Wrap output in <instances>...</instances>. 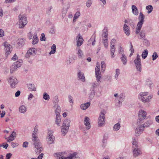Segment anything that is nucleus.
<instances>
[{
    "instance_id": "1",
    "label": "nucleus",
    "mask_w": 159,
    "mask_h": 159,
    "mask_svg": "<svg viewBox=\"0 0 159 159\" xmlns=\"http://www.w3.org/2000/svg\"><path fill=\"white\" fill-rule=\"evenodd\" d=\"M32 140L34 142L33 145L35 147V151L37 154L40 153L43 150L42 145L38 137L36 136H33Z\"/></svg>"
},
{
    "instance_id": "2",
    "label": "nucleus",
    "mask_w": 159,
    "mask_h": 159,
    "mask_svg": "<svg viewBox=\"0 0 159 159\" xmlns=\"http://www.w3.org/2000/svg\"><path fill=\"white\" fill-rule=\"evenodd\" d=\"M144 15L141 12L138 18L139 21L137 24V28L136 29L135 34H138L140 32L142 25L144 22Z\"/></svg>"
},
{
    "instance_id": "3",
    "label": "nucleus",
    "mask_w": 159,
    "mask_h": 159,
    "mask_svg": "<svg viewBox=\"0 0 159 159\" xmlns=\"http://www.w3.org/2000/svg\"><path fill=\"white\" fill-rule=\"evenodd\" d=\"M106 111L104 109L102 110L100 113L98 118V125L99 127L103 126L105 124V114Z\"/></svg>"
},
{
    "instance_id": "4",
    "label": "nucleus",
    "mask_w": 159,
    "mask_h": 159,
    "mask_svg": "<svg viewBox=\"0 0 159 159\" xmlns=\"http://www.w3.org/2000/svg\"><path fill=\"white\" fill-rule=\"evenodd\" d=\"M132 142V150L133 156L134 157L138 156L141 154V151L139 148V146L137 144V143L135 139H133Z\"/></svg>"
},
{
    "instance_id": "5",
    "label": "nucleus",
    "mask_w": 159,
    "mask_h": 159,
    "mask_svg": "<svg viewBox=\"0 0 159 159\" xmlns=\"http://www.w3.org/2000/svg\"><path fill=\"white\" fill-rule=\"evenodd\" d=\"M134 63L137 70L139 72H141L142 69L141 59L140 56L138 54H137L136 58L134 60Z\"/></svg>"
},
{
    "instance_id": "6",
    "label": "nucleus",
    "mask_w": 159,
    "mask_h": 159,
    "mask_svg": "<svg viewBox=\"0 0 159 159\" xmlns=\"http://www.w3.org/2000/svg\"><path fill=\"white\" fill-rule=\"evenodd\" d=\"M18 17L19 18V28H23L27 23L26 18L25 16H23L20 15Z\"/></svg>"
},
{
    "instance_id": "7",
    "label": "nucleus",
    "mask_w": 159,
    "mask_h": 159,
    "mask_svg": "<svg viewBox=\"0 0 159 159\" xmlns=\"http://www.w3.org/2000/svg\"><path fill=\"white\" fill-rule=\"evenodd\" d=\"M55 140V137L53 135L51 131H49L48 133V136L46 138V140L48 143L50 144L54 143Z\"/></svg>"
},
{
    "instance_id": "8",
    "label": "nucleus",
    "mask_w": 159,
    "mask_h": 159,
    "mask_svg": "<svg viewBox=\"0 0 159 159\" xmlns=\"http://www.w3.org/2000/svg\"><path fill=\"white\" fill-rule=\"evenodd\" d=\"M3 45L4 46V50L5 51V55L7 56L11 52L12 48L11 46L7 42H5L3 43Z\"/></svg>"
},
{
    "instance_id": "9",
    "label": "nucleus",
    "mask_w": 159,
    "mask_h": 159,
    "mask_svg": "<svg viewBox=\"0 0 159 159\" xmlns=\"http://www.w3.org/2000/svg\"><path fill=\"white\" fill-rule=\"evenodd\" d=\"M11 87L14 88L16 87V85L18 83L17 79L14 76L10 77L8 80Z\"/></svg>"
},
{
    "instance_id": "10",
    "label": "nucleus",
    "mask_w": 159,
    "mask_h": 159,
    "mask_svg": "<svg viewBox=\"0 0 159 159\" xmlns=\"http://www.w3.org/2000/svg\"><path fill=\"white\" fill-rule=\"evenodd\" d=\"M54 156L58 159H66L68 157L66 152L56 153L54 154Z\"/></svg>"
},
{
    "instance_id": "11",
    "label": "nucleus",
    "mask_w": 159,
    "mask_h": 159,
    "mask_svg": "<svg viewBox=\"0 0 159 159\" xmlns=\"http://www.w3.org/2000/svg\"><path fill=\"white\" fill-rule=\"evenodd\" d=\"M100 66L99 64L97 63L95 69V75L97 81L99 82L100 79L101 77V75L100 70Z\"/></svg>"
},
{
    "instance_id": "12",
    "label": "nucleus",
    "mask_w": 159,
    "mask_h": 159,
    "mask_svg": "<svg viewBox=\"0 0 159 159\" xmlns=\"http://www.w3.org/2000/svg\"><path fill=\"white\" fill-rule=\"evenodd\" d=\"M146 112L143 111L141 110L139 112V119L138 121L140 122L143 120L145 118L146 116Z\"/></svg>"
},
{
    "instance_id": "13",
    "label": "nucleus",
    "mask_w": 159,
    "mask_h": 159,
    "mask_svg": "<svg viewBox=\"0 0 159 159\" xmlns=\"http://www.w3.org/2000/svg\"><path fill=\"white\" fill-rule=\"evenodd\" d=\"M98 81L97 82L95 81L91 84V87L90 88V90L92 91L91 95H92L93 96L95 95V92L94 91L95 89L97 87V86L99 85L98 84Z\"/></svg>"
},
{
    "instance_id": "14",
    "label": "nucleus",
    "mask_w": 159,
    "mask_h": 159,
    "mask_svg": "<svg viewBox=\"0 0 159 159\" xmlns=\"http://www.w3.org/2000/svg\"><path fill=\"white\" fill-rule=\"evenodd\" d=\"M90 119L88 117H85L84 118V124L86 126L87 129H89L91 128V125L90 123Z\"/></svg>"
},
{
    "instance_id": "15",
    "label": "nucleus",
    "mask_w": 159,
    "mask_h": 159,
    "mask_svg": "<svg viewBox=\"0 0 159 159\" xmlns=\"http://www.w3.org/2000/svg\"><path fill=\"white\" fill-rule=\"evenodd\" d=\"M143 127H141L140 126L137 127L135 130V136H139L143 131Z\"/></svg>"
},
{
    "instance_id": "16",
    "label": "nucleus",
    "mask_w": 159,
    "mask_h": 159,
    "mask_svg": "<svg viewBox=\"0 0 159 159\" xmlns=\"http://www.w3.org/2000/svg\"><path fill=\"white\" fill-rule=\"evenodd\" d=\"M123 30L125 34L127 36H129L130 34V31L129 27L126 24H125L124 25Z\"/></svg>"
},
{
    "instance_id": "17",
    "label": "nucleus",
    "mask_w": 159,
    "mask_h": 159,
    "mask_svg": "<svg viewBox=\"0 0 159 159\" xmlns=\"http://www.w3.org/2000/svg\"><path fill=\"white\" fill-rule=\"evenodd\" d=\"M78 38V39L77 42V46L79 47L82 44L84 40L82 36H81L80 34H79L78 36L76 37V39H77Z\"/></svg>"
},
{
    "instance_id": "18",
    "label": "nucleus",
    "mask_w": 159,
    "mask_h": 159,
    "mask_svg": "<svg viewBox=\"0 0 159 159\" xmlns=\"http://www.w3.org/2000/svg\"><path fill=\"white\" fill-rule=\"evenodd\" d=\"M131 9L133 13L136 16H137L139 14V11L138 8L136 6L134 5L132 6Z\"/></svg>"
},
{
    "instance_id": "19",
    "label": "nucleus",
    "mask_w": 159,
    "mask_h": 159,
    "mask_svg": "<svg viewBox=\"0 0 159 159\" xmlns=\"http://www.w3.org/2000/svg\"><path fill=\"white\" fill-rule=\"evenodd\" d=\"M78 76L79 78L82 82L85 81V78L84 75L83 73H82L80 71H79L78 74Z\"/></svg>"
},
{
    "instance_id": "20",
    "label": "nucleus",
    "mask_w": 159,
    "mask_h": 159,
    "mask_svg": "<svg viewBox=\"0 0 159 159\" xmlns=\"http://www.w3.org/2000/svg\"><path fill=\"white\" fill-rule=\"evenodd\" d=\"M59 100L58 96L57 95L55 96L53 98V102L54 107L60 106L58 105Z\"/></svg>"
},
{
    "instance_id": "21",
    "label": "nucleus",
    "mask_w": 159,
    "mask_h": 159,
    "mask_svg": "<svg viewBox=\"0 0 159 159\" xmlns=\"http://www.w3.org/2000/svg\"><path fill=\"white\" fill-rule=\"evenodd\" d=\"M90 105V103L88 102L85 103L81 104L80 106V107L82 110H85L89 107Z\"/></svg>"
},
{
    "instance_id": "22",
    "label": "nucleus",
    "mask_w": 159,
    "mask_h": 159,
    "mask_svg": "<svg viewBox=\"0 0 159 159\" xmlns=\"http://www.w3.org/2000/svg\"><path fill=\"white\" fill-rule=\"evenodd\" d=\"M152 121L151 120H149L145 122L143 125H140L141 127H143V129L145 128H147L149 126V125L152 123Z\"/></svg>"
},
{
    "instance_id": "23",
    "label": "nucleus",
    "mask_w": 159,
    "mask_h": 159,
    "mask_svg": "<svg viewBox=\"0 0 159 159\" xmlns=\"http://www.w3.org/2000/svg\"><path fill=\"white\" fill-rule=\"evenodd\" d=\"M28 89L30 91H35L36 90V88L34 85L32 84H27Z\"/></svg>"
},
{
    "instance_id": "24",
    "label": "nucleus",
    "mask_w": 159,
    "mask_h": 159,
    "mask_svg": "<svg viewBox=\"0 0 159 159\" xmlns=\"http://www.w3.org/2000/svg\"><path fill=\"white\" fill-rule=\"evenodd\" d=\"M69 129V128L68 126L66 127H65V126L63 127V125L61 126V132L63 136L65 135L67 133Z\"/></svg>"
},
{
    "instance_id": "25",
    "label": "nucleus",
    "mask_w": 159,
    "mask_h": 159,
    "mask_svg": "<svg viewBox=\"0 0 159 159\" xmlns=\"http://www.w3.org/2000/svg\"><path fill=\"white\" fill-rule=\"evenodd\" d=\"M39 41V39L36 34H34L33 37L32 44L33 45L38 43Z\"/></svg>"
},
{
    "instance_id": "26",
    "label": "nucleus",
    "mask_w": 159,
    "mask_h": 159,
    "mask_svg": "<svg viewBox=\"0 0 159 159\" xmlns=\"http://www.w3.org/2000/svg\"><path fill=\"white\" fill-rule=\"evenodd\" d=\"M70 120L67 119L65 120L63 123L62 125L63 126L66 127L68 126L69 128L70 127Z\"/></svg>"
},
{
    "instance_id": "27",
    "label": "nucleus",
    "mask_w": 159,
    "mask_h": 159,
    "mask_svg": "<svg viewBox=\"0 0 159 159\" xmlns=\"http://www.w3.org/2000/svg\"><path fill=\"white\" fill-rule=\"evenodd\" d=\"M19 111L20 112L25 113L26 111V108L24 105L21 106L19 108Z\"/></svg>"
},
{
    "instance_id": "28",
    "label": "nucleus",
    "mask_w": 159,
    "mask_h": 159,
    "mask_svg": "<svg viewBox=\"0 0 159 159\" xmlns=\"http://www.w3.org/2000/svg\"><path fill=\"white\" fill-rule=\"evenodd\" d=\"M122 56L121 58V60L124 65H125L127 61V57L124 54H121Z\"/></svg>"
},
{
    "instance_id": "29",
    "label": "nucleus",
    "mask_w": 159,
    "mask_h": 159,
    "mask_svg": "<svg viewBox=\"0 0 159 159\" xmlns=\"http://www.w3.org/2000/svg\"><path fill=\"white\" fill-rule=\"evenodd\" d=\"M17 68L18 67H17V66L13 63L11 66L10 73H13L15 70H16L17 69Z\"/></svg>"
},
{
    "instance_id": "30",
    "label": "nucleus",
    "mask_w": 159,
    "mask_h": 159,
    "mask_svg": "<svg viewBox=\"0 0 159 159\" xmlns=\"http://www.w3.org/2000/svg\"><path fill=\"white\" fill-rule=\"evenodd\" d=\"M108 32L106 29H104L102 31V36L106 39H108Z\"/></svg>"
},
{
    "instance_id": "31",
    "label": "nucleus",
    "mask_w": 159,
    "mask_h": 159,
    "mask_svg": "<svg viewBox=\"0 0 159 159\" xmlns=\"http://www.w3.org/2000/svg\"><path fill=\"white\" fill-rule=\"evenodd\" d=\"M61 111V108L60 106L57 107V109L55 110V114L56 116H61L60 115V113Z\"/></svg>"
},
{
    "instance_id": "32",
    "label": "nucleus",
    "mask_w": 159,
    "mask_h": 159,
    "mask_svg": "<svg viewBox=\"0 0 159 159\" xmlns=\"http://www.w3.org/2000/svg\"><path fill=\"white\" fill-rule=\"evenodd\" d=\"M25 41V40L24 39L22 38L19 39L17 41V44L19 46L20 45L22 46L24 44Z\"/></svg>"
},
{
    "instance_id": "33",
    "label": "nucleus",
    "mask_w": 159,
    "mask_h": 159,
    "mask_svg": "<svg viewBox=\"0 0 159 159\" xmlns=\"http://www.w3.org/2000/svg\"><path fill=\"white\" fill-rule=\"evenodd\" d=\"M148 51L146 49L143 52L142 54V56L143 59H145L147 57L148 54Z\"/></svg>"
},
{
    "instance_id": "34",
    "label": "nucleus",
    "mask_w": 159,
    "mask_h": 159,
    "mask_svg": "<svg viewBox=\"0 0 159 159\" xmlns=\"http://www.w3.org/2000/svg\"><path fill=\"white\" fill-rule=\"evenodd\" d=\"M140 37H139V39H144L145 36V30H142L140 34Z\"/></svg>"
},
{
    "instance_id": "35",
    "label": "nucleus",
    "mask_w": 159,
    "mask_h": 159,
    "mask_svg": "<svg viewBox=\"0 0 159 159\" xmlns=\"http://www.w3.org/2000/svg\"><path fill=\"white\" fill-rule=\"evenodd\" d=\"M52 50L49 52V54H54L56 52V46L55 44H53L51 47Z\"/></svg>"
},
{
    "instance_id": "36",
    "label": "nucleus",
    "mask_w": 159,
    "mask_h": 159,
    "mask_svg": "<svg viewBox=\"0 0 159 159\" xmlns=\"http://www.w3.org/2000/svg\"><path fill=\"white\" fill-rule=\"evenodd\" d=\"M61 116H56V123L58 126H60V123L61 121Z\"/></svg>"
},
{
    "instance_id": "37",
    "label": "nucleus",
    "mask_w": 159,
    "mask_h": 159,
    "mask_svg": "<svg viewBox=\"0 0 159 159\" xmlns=\"http://www.w3.org/2000/svg\"><path fill=\"white\" fill-rule=\"evenodd\" d=\"M143 43L146 46L148 47L150 45V43L148 40L147 39L144 38L143 39Z\"/></svg>"
},
{
    "instance_id": "38",
    "label": "nucleus",
    "mask_w": 159,
    "mask_h": 159,
    "mask_svg": "<svg viewBox=\"0 0 159 159\" xmlns=\"http://www.w3.org/2000/svg\"><path fill=\"white\" fill-rule=\"evenodd\" d=\"M120 127V124L119 123H117L114 125L113 127L114 130L115 131H117L119 130Z\"/></svg>"
},
{
    "instance_id": "39",
    "label": "nucleus",
    "mask_w": 159,
    "mask_h": 159,
    "mask_svg": "<svg viewBox=\"0 0 159 159\" xmlns=\"http://www.w3.org/2000/svg\"><path fill=\"white\" fill-rule=\"evenodd\" d=\"M129 24L131 26L132 28H134L135 27V24L134 21L131 19H129Z\"/></svg>"
},
{
    "instance_id": "40",
    "label": "nucleus",
    "mask_w": 159,
    "mask_h": 159,
    "mask_svg": "<svg viewBox=\"0 0 159 159\" xmlns=\"http://www.w3.org/2000/svg\"><path fill=\"white\" fill-rule=\"evenodd\" d=\"M102 41L105 47L106 48H107L108 46V39H102Z\"/></svg>"
},
{
    "instance_id": "41",
    "label": "nucleus",
    "mask_w": 159,
    "mask_h": 159,
    "mask_svg": "<svg viewBox=\"0 0 159 159\" xmlns=\"http://www.w3.org/2000/svg\"><path fill=\"white\" fill-rule=\"evenodd\" d=\"M36 51V49L34 48H30L28 51V53H29L30 55H32L33 53L35 54Z\"/></svg>"
},
{
    "instance_id": "42",
    "label": "nucleus",
    "mask_w": 159,
    "mask_h": 159,
    "mask_svg": "<svg viewBox=\"0 0 159 159\" xmlns=\"http://www.w3.org/2000/svg\"><path fill=\"white\" fill-rule=\"evenodd\" d=\"M68 98L69 102L71 103V104H70V105L72 106L74 103L73 97L71 95L69 94L68 96Z\"/></svg>"
},
{
    "instance_id": "43",
    "label": "nucleus",
    "mask_w": 159,
    "mask_h": 159,
    "mask_svg": "<svg viewBox=\"0 0 159 159\" xmlns=\"http://www.w3.org/2000/svg\"><path fill=\"white\" fill-rule=\"evenodd\" d=\"M146 9L148 10V13H150L152 11L153 9V7L151 5H149L146 7Z\"/></svg>"
},
{
    "instance_id": "44",
    "label": "nucleus",
    "mask_w": 159,
    "mask_h": 159,
    "mask_svg": "<svg viewBox=\"0 0 159 159\" xmlns=\"http://www.w3.org/2000/svg\"><path fill=\"white\" fill-rule=\"evenodd\" d=\"M43 98L46 100H48L50 99V96L47 93H44L43 94Z\"/></svg>"
},
{
    "instance_id": "45",
    "label": "nucleus",
    "mask_w": 159,
    "mask_h": 159,
    "mask_svg": "<svg viewBox=\"0 0 159 159\" xmlns=\"http://www.w3.org/2000/svg\"><path fill=\"white\" fill-rule=\"evenodd\" d=\"M77 154V153L76 152H74L72 154H70L68 157L66 158V159H73V157H75Z\"/></svg>"
},
{
    "instance_id": "46",
    "label": "nucleus",
    "mask_w": 159,
    "mask_h": 159,
    "mask_svg": "<svg viewBox=\"0 0 159 159\" xmlns=\"http://www.w3.org/2000/svg\"><path fill=\"white\" fill-rule=\"evenodd\" d=\"M22 62V60H20L19 61H17L14 62V64L17 66V67H19L21 66Z\"/></svg>"
},
{
    "instance_id": "47",
    "label": "nucleus",
    "mask_w": 159,
    "mask_h": 159,
    "mask_svg": "<svg viewBox=\"0 0 159 159\" xmlns=\"http://www.w3.org/2000/svg\"><path fill=\"white\" fill-rule=\"evenodd\" d=\"M116 74L115 75V78L116 80H117L118 76L120 74V70L119 69H116Z\"/></svg>"
},
{
    "instance_id": "48",
    "label": "nucleus",
    "mask_w": 159,
    "mask_h": 159,
    "mask_svg": "<svg viewBox=\"0 0 159 159\" xmlns=\"http://www.w3.org/2000/svg\"><path fill=\"white\" fill-rule=\"evenodd\" d=\"M77 54L79 58H81L82 57L83 55V53L82 51L80 49H79L77 53Z\"/></svg>"
},
{
    "instance_id": "49",
    "label": "nucleus",
    "mask_w": 159,
    "mask_h": 159,
    "mask_svg": "<svg viewBox=\"0 0 159 159\" xmlns=\"http://www.w3.org/2000/svg\"><path fill=\"white\" fill-rule=\"evenodd\" d=\"M119 97V98L120 100H121V101H123L125 98V94L122 93L120 95Z\"/></svg>"
},
{
    "instance_id": "50",
    "label": "nucleus",
    "mask_w": 159,
    "mask_h": 159,
    "mask_svg": "<svg viewBox=\"0 0 159 159\" xmlns=\"http://www.w3.org/2000/svg\"><path fill=\"white\" fill-rule=\"evenodd\" d=\"M139 98L143 102H148V101L147 99H146L143 96H139Z\"/></svg>"
},
{
    "instance_id": "51",
    "label": "nucleus",
    "mask_w": 159,
    "mask_h": 159,
    "mask_svg": "<svg viewBox=\"0 0 159 159\" xmlns=\"http://www.w3.org/2000/svg\"><path fill=\"white\" fill-rule=\"evenodd\" d=\"M101 67L102 70L104 71L106 67V65L104 61H102L101 62Z\"/></svg>"
},
{
    "instance_id": "52",
    "label": "nucleus",
    "mask_w": 159,
    "mask_h": 159,
    "mask_svg": "<svg viewBox=\"0 0 159 159\" xmlns=\"http://www.w3.org/2000/svg\"><path fill=\"white\" fill-rule=\"evenodd\" d=\"M152 60H155L158 57V55L156 52H154L152 56Z\"/></svg>"
},
{
    "instance_id": "53",
    "label": "nucleus",
    "mask_w": 159,
    "mask_h": 159,
    "mask_svg": "<svg viewBox=\"0 0 159 159\" xmlns=\"http://www.w3.org/2000/svg\"><path fill=\"white\" fill-rule=\"evenodd\" d=\"M108 137V134L107 133H105L104 134L103 139L102 140L107 141V139Z\"/></svg>"
},
{
    "instance_id": "54",
    "label": "nucleus",
    "mask_w": 159,
    "mask_h": 159,
    "mask_svg": "<svg viewBox=\"0 0 159 159\" xmlns=\"http://www.w3.org/2000/svg\"><path fill=\"white\" fill-rule=\"evenodd\" d=\"M46 39V38L45 37V34L44 33L42 34L40 38V40L42 41H45Z\"/></svg>"
},
{
    "instance_id": "55",
    "label": "nucleus",
    "mask_w": 159,
    "mask_h": 159,
    "mask_svg": "<svg viewBox=\"0 0 159 159\" xmlns=\"http://www.w3.org/2000/svg\"><path fill=\"white\" fill-rule=\"evenodd\" d=\"M92 3V0H88L86 2V5L87 7H89L91 6Z\"/></svg>"
},
{
    "instance_id": "56",
    "label": "nucleus",
    "mask_w": 159,
    "mask_h": 159,
    "mask_svg": "<svg viewBox=\"0 0 159 159\" xmlns=\"http://www.w3.org/2000/svg\"><path fill=\"white\" fill-rule=\"evenodd\" d=\"M80 15V13L79 11L76 12L74 15V17L75 19H77Z\"/></svg>"
},
{
    "instance_id": "57",
    "label": "nucleus",
    "mask_w": 159,
    "mask_h": 159,
    "mask_svg": "<svg viewBox=\"0 0 159 159\" xmlns=\"http://www.w3.org/2000/svg\"><path fill=\"white\" fill-rule=\"evenodd\" d=\"M102 147L103 148H104L106 145L107 143V141L102 140Z\"/></svg>"
},
{
    "instance_id": "58",
    "label": "nucleus",
    "mask_w": 159,
    "mask_h": 159,
    "mask_svg": "<svg viewBox=\"0 0 159 159\" xmlns=\"http://www.w3.org/2000/svg\"><path fill=\"white\" fill-rule=\"evenodd\" d=\"M148 94V92H144L143 93H139V96H143H143H146Z\"/></svg>"
},
{
    "instance_id": "59",
    "label": "nucleus",
    "mask_w": 159,
    "mask_h": 159,
    "mask_svg": "<svg viewBox=\"0 0 159 159\" xmlns=\"http://www.w3.org/2000/svg\"><path fill=\"white\" fill-rule=\"evenodd\" d=\"M4 35V30L2 29H0V37L3 36Z\"/></svg>"
},
{
    "instance_id": "60",
    "label": "nucleus",
    "mask_w": 159,
    "mask_h": 159,
    "mask_svg": "<svg viewBox=\"0 0 159 159\" xmlns=\"http://www.w3.org/2000/svg\"><path fill=\"white\" fill-rule=\"evenodd\" d=\"M49 32L51 34H54L55 32V29L54 27H52L50 29Z\"/></svg>"
},
{
    "instance_id": "61",
    "label": "nucleus",
    "mask_w": 159,
    "mask_h": 159,
    "mask_svg": "<svg viewBox=\"0 0 159 159\" xmlns=\"http://www.w3.org/2000/svg\"><path fill=\"white\" fill-rule=\"evenodd\" d=\"M12 155V154L11 153H7L6 156V159H10Z\"/></svg>"
},
{
    "instance_id": "62",
    "label": "nucleus",
    "mask_w": 159,
    "mask_h": 159,
    "mask_svg": "<svg viewBox=\"0 0 159 159\" xmlns=\"http://www.w3.org/2000/svg\"><path fill=\"white\" fill-rule=\"evenodd\" d=\"M37 131H38L37 129V128H36V127H35L34 128V131L33 133L32 134L33 136H36L35 135L36 134V132Z\"/></svg>"
},
{
    "instance_id": "63",
    "label": "nucleus",
    "mask_w": 159,
    "mask_h": 159,
    "mask_svg": "<svg viewBox=\"0 0 159 159\" xmlns=\"http://www.w3.org/2000/svg\"><path fill=\"white\" fill-rule=\"evenodd\" d=\"M16 1V0H5V3H11L14 2Z\"/></svg>"
},
{
    "instance_id": "64",
    "label": "nucleus",
    "mask_w": 159,
    "mask_h": 159,
    "mask_svg": "<svg viewBox=\"0 0 159 159\" xmlns=\"http://www.w3.org/2000/svg\"><path fill=\"white\" fill-rule=\"evenodd\" d=\"M28 143L27 142H25L23 143V147L26 148L28 147Z\"/></svg>"
}]
</instances>
